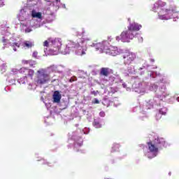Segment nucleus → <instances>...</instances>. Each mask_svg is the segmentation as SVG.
<instances>
[{"mask_svg": "<svg viewBox=\"0 0 179 179\" xmlns=\"http://www.w3.org/2000/svg\"><path fill=\"white\" fill-rule=\"evenodd\" d=\"M162 115H166V112H164L163 109L159 110V113L156 114L157 120H160L162 118Z\"/></svg>", "mask_w": 179, "mask_h": 179, "instance_id": "16", "label": "nucleus"}, {"mask_svg": "<svg viewBox=\"0 0 179 179\" xmlns=\"http://www.w3.org/2000/svg\"><path fill=\"white\" fill-rule=\"evenodd\" d=\"M94 127H96V128H100L101 125H100V123L97 121H94Z\"/></svg>", "mask_w": 179, "mask_h": 179, "instance_id": "21", "label": "nucleus"}, {"mask_svg": "<svg viewBox=\"0 0 179 179\" xmlns=\"http://www.w3.org/2000/svg\"><path fill=\"white\" fill-rule=\"evenodd\" d=\"M81 48H83V50L81 52L80 55H86V51H87V47L85 46V47L83 48V47H81Z\"/></svg>", "mask_w": 179, "mask_h": 179, "instance_id": "20", "label": "nucleus"}, {"mask_svg": "<svg viewBox=\"0 0 179 179\" xmlns=\"http://www.w3.org/2000/svg\"><path fill=\"white\" fill-rule=\"evenodd\" d=\"M84 41L82 39H78L77 42L69 41L66 45V48L68 50H73V48H79L80 47H83Z\"/></svg>", "mask_w": 179, "mask_h": 179, "instance_id": "8", "label": "nucleus"}, {"mask_svg": "<svg viewBox=\"0 0 179 179\" xmlns=\"http://www.w3.org/2000/svg\"><path fill=\"white\" fill-rule=\"evenodd\" d=\"M37 55H38L37 52H34L32 54V57H34V58H37Z\"/></svg>", "mask_w": 179, "mask_h": 179, "instance_id": "25", "label": "nucleus"}, {"mask_svg": "<svg viewBox=\"0 0 179 179\" xmlns=\"http://www.w3.org/2000/svg\"><path fill=\"white\" fill-rule=\"evenodd\" d=\"M111 69H110V68L108 67H102L100 69V73L99 75H101V76H106V78L108 76V75H110V73H111Z\"/></svg>", "mask_w": 179, "mask_h": 179, "instance_id": "12", "label": "nucleus"}, {"mask_svg": "<svg viewBox=\"0 0 179 179\" xmlns=\"http://www.w3.org/2000/svg\"><path fill=\"white\" fill-rule=\"evenodd\" d=\"M154 143L159 149H163V148H167V143L166 140L162 137H157L154 140Z\"/></svg>", "mask_w": 179, "mask_h": 179, "instance_id": "9", "label": "nucleus"}, {"mask_svg": "<svg viewBox=\"0 0 179 179\" xmlns=\"http://www.w3.org/2000/svg\"><path fill=\"white\" fill-rule=\"evenodd\" d=\"M135 58H136V55L134 52L127 51L123 54L124 62L127 65H129L133 61H135Z\"/></svg>", "mask_w": 179, "mask_h": 179, "instance_id": "6", "label": "nucleus"}, {"mask_svg": "<svg viewBox=\"0 0 179 179\" xmlns=\"http://www.w3.org/2000/svg\"><path fill=\"white\" fill-rule=\"evenodd\" d=\"M135 37V33L132 32L131 29L124 31L120 34V40L122 43H129Z\"/></svg>", "mask_w": 179, "mask_h": 179, "instance_id": "3", "label": "nucleus"}, {"mask_svg": "<svg viewBox=\"0 0 179 179\" xmlns=\"http://www.w3.org/2000/svg\"><path fill=\"white\" fill-rule=\"evenodd\" d=\"M17 72H19V70H17V69H15V73H16Z\"/></svg>", "mask_w": 179, "mask_h": 179, "instance_id": "31", "label": "nucleus"}, {"mask_svg": "<svg viewBox=\"0 0 179 179\" xmlns=\"http://www.w3.org/2000/svg\"><path fill=\"white\" fill-rule=\"evenodd\" d=\"M147 145L148 146V150L150 152V153H157L159 152V148L155 143L150 141L147 143Z\"/></svg>", "mask_w": 179, "mask_h": 179, "instance_id": "10", "label": "nucleus"}, {"mask_svg": "<svg viewBox=\"0 0 179 179\" xmlns=\"http://www.w3.org/2000/svg\"><path fill=\"white\" fill-rule=\"evenodd\" d=\"M151 61H152V62H155V59H151Z\"/></svg>", "mask_w": 179, "mask_h": 179, "instance_id": "34", "label": "nucleus"}, {"mask_svg": "<svg viewBox=\"0 0 179 179\" xmlns=\"http://www.w3.org/2000/svg\"><path fill=\"white\" fill-rule=\"evenodd\" d=\"M20 73L26 78V79H33V76H34V71L30 69H27L26 67H22L20 69Z\"/></svg>", "mask_w": 179, "mask_h": 179, "instance_id": "7", "label": "nucleus"}, {"mask_svg": "<svg viewBox=\"0 0 179 179\" xmlns=\"http://www.w3.org/2000/svg\"><path fill=\"white\" fill-rule=\"evenodd\" d=\"M11 47H12L13 50H14V51H16V47L17 48H19L20 47V43H13L11 45Z\"/></svg>", "mask_w": 179, "mask_h": 179, "instance_id": "17", "label": "nucleus"}, {"mask_svg": "<svg viewBox=\"0 0 179 179\" xmlns=\"http://www.w3.org/2000/svg\"><path fill=\"white\" fill-rule=\"evenodd\" d=\"M38 73H39L38 76V79L36 80L38 85H45V83L50 82V75L45 73V72H44V70L38 71Z\"/></svg>", "mask_w": 179, "mask_h": 179, "instance_id": "4", "label": "nucleus"}, {"mask_svg": "<svg viewBox=\"0 0 179 179\" xmlns=\"http://www.w3.org/2000/svg\"><path fill=\"white\" fill-rule=\"evenodd\" d=\"M159 8L161 10L158 13V16L161 20H166L167 15H170V13L174 12L173 6H168L167 3L164 2H162L159 4Z\"/></svg>", "mask_w": 179, "mask_h": 179, "instance_id": "2", "label": "nucleus"}, {"mask_svg": "<svg viewBox=\"0 0 179 179\" xmlns=\"http://www.w3.org/2000/svg\"><path fill=\"white\" fill-rule=\"evenodd\" d=\"M7 40L6 38H5V37L2 38V43H3L5 44V43H6Z\"/></svg>", "mask_w": 179, "mask_h": 179, "instance_id": "28", "label": "nucleus"}, {"mask_svg": "<svg viewBox=\"0 0 179 179\" xmlns=\"http://www.w3.org/2000/svg\"><path fill=\"white\" fill-rule=\"evenodd\" d=\"M32 17H37L38 19H41L42 15L41 13H32Z\"/></svg>", "mask_w": 179, "mask_h": 179, "instance_id": "18", "label": "nucleus"}, {"mask_svg": "<svg viewBox=\"0 0 179 179\" xmlns=\"http://www.w3.org/2000/svg\"><path fill=\"white\" fill-rule=\"evenodd\" d=\"M43 47H51V42H50V38L43 42Z\"/></svg>", "mask_w": 179, "mask_h": 179, "instance_id": "19", "label": "nucleus"}, {"mask_svg": "<svg viewBox=\"0 0 179 179\" xmlns=\"http://www.w3.org/2000/svg\"><path fill=\"white\" fill-rule=\"evenodd\" d=\"M23 65H30V66H33L34 64H36V62L33 60H22Z\"/></svg>", "mask_w": 179, "mask_h": 179, "instance_id": "15", "label": "nucleus"}, {"mask_svg": "<svg viewBox=\"0 0 179 179\" xmlns=\"http://www.w3.org/2000/svg\"><path fill=\"white\" fill-rule=\"evenodd\" d=\"M115 148H118V145H115Z\"/></svg>", "mask_w": 179, "mask_h": 179, "instance_id": "33", "label": "nucleus"}, {"mask_svg": "<svg viewBox=\"0 0 179 179\" xmlns=\"http://www.w3.org/2000/svg\"><path fill=\"white\" fill-rule=\"evenodd\" d=\"M31 31V29H30V28H27L25 29V33H30Z\"/></svg>", "mask_w": 179, "mask_h": 179, "instance_id": "27", "label": "nucleus"}, {"mask_svg": "<svg viewBox=\"0 0 179 179\" xmlns=\"http://www.w3.org/2000/svg\"><path fill=\"white\" fill-rule=\"evenodd\" d=\"M62 97L59 91H55L53 94V103H59Z\"/></svg>", "mask_w": 179, "mask_h": 179, "instance_id": "13", "label": "nucleus"}, {"mask_svg": "<svg viewBox=\"0 0 179 179\" xmlns=\"http://www.w3.org/2000/svg\"><path fill=\"white\" fill-rule=\"evenodd\" d=\"M22 47L24 48H31L32 47H34V41H25L23 42Z\"/></svg>", "mask_w": 179, "mask_h": 179, "instance_id": "14", "label": "nucleus"}, {"mask_svg": "<svg viewBox=\"0 0 179 179\" xmlns=\"http://www.w3.org/2000/svg\"><path fill=\"white\" fill-rule=\"evenodd\" d=\"M100 117H106V113L104 111H101L99 113Z\"/></svg>", "mask_w": 179, "mask_h": 179, "instance_id": "23", "label": "nucleus"}, {"mask_svg": "<svg viewBox=\"0 0 179 179\" xmlns=\"http://www.w3.org/2000/svg\"><path fill=\"white\" fill-rule=\"evenodd\" d=\"M56 2H61V0H56Z\"/></svg>", "mask_w": 179, "mask_h": 179, "instance_id": "32", "label": "nucleus"}, {"mask_svg": "<svg viewBox=\"0 0 179 179\" xmlns=\"http://www.w3.org/2000/svg\"><path fill=\"white\" fill-rule=\"evenodd\" d=\"M116 40H117V41H120V37L119 36L116 37Z\"/></svg>", "mask_w": 179, "mask_h": 179, "instance_id": "30", "label": "nucleus"}, {"mask_svg": "<svg viewBox=\"0 0 179 179\" xmlns=\"http://www.w3.org/2000/svg\"><path fill=\"white\" fill-rule=\"evenodd\" d=\"M110 38H108V40H109V41H111V39H110Z\"/></svg>", "mask_w": 179, "mask_h": 179, "instance_id": "35", "label": "nucleus"}, {"mask_svg": "<svg viewBox=\"0 0 179 179\" xmlns=\"http://www.w3.org/2000/svg\"><path fill=\"white\" fill-rule=\"evenodd\" d=\"M97 93H99V91H92L91 94H93L94 96H97Z\"/></svg>", "mask_w": 179, "mask_h": 179, "instance_id": "24", "label": "nucleus"}, {"mask_svg": "<svg viewBox=\"0 0 179 179\" xmlns=\"http://www.w3.org/2000/svg\"><path fill=\"white\" fill-rule=\"evenodd\" d=\"M92 103L94 104H100V101H99L97 99H94Z\"/></svg>", "mask_w": 179, "mask_h": 179, "instance_id": "22", "label": "nucleus"}, {"mask_svg": "<svg viewBox=\"0 0 179 179\" xmlns=\"http://www.w3.org/2000/svg\"><path fill=\"white\" fill-rule=\"evenodd\" d=\"M1 6H3V0H0V8Z\"/></svg>", "mask_w": 179, "mask_h": 179, "instance_id": "29", "label": "nucleus"}, {"mask_svg": "<svg viewBox=\"0 0 179 179\" xmlns=\"http://www.w3.org/2000/svg\"><path fill=\"white\" fill-rule=\"evenodd\" d=\"M69 82H70L71 83H72V82H76V78H71L69 80Z\"/></svg>", "mask_w": 179, "mask_h": 179, "instance_id": "26", "label": "nucleus"}, {"mask_svg": "<svg viewBox=\"0 0 179 179\" xmlns=\"http://www.w3.org/2000/svg\"><path fill=\"white\" fill-rule=\"evenodd\" d=\"M49 41L50 43V48L51 50L53 51L54 52H59L61 51V46L62 45V43L58 39H52V38H49Z\"/></svg>", "mask_w": 179, "mask_h": 179, "instance_id": "5", "label": "nucleus"}, {"mask_svg": "<svg viewBox=\"0 0 179 179\" xmlns=\"http://www.w3.org/2000/svg\"><path fill=\"white\" fill-rule=\"evenodd\" d=\"M96 51L100 52H105L113 57L118 55V48L115 46L110 45V43L107 41H104L101 43H96L95 45Z\"/></svg>", "mask_w": 179, "mask_h": 179, "instance_id": "1", "label": "nucleus"}, {"mask_svg": "<svg viewBox=\"0 0 179 179\" xmlns=\"http://www.w3.org/2000/svg\"><path fill=\"white\" fill-rule=\"evenodd\" d=\"M141 28H142V25L136 24V23L131 24L128 27L129 30H131V31L132 33H134L135 35L136 34V33L135 31H139V30H141Z\"/></svg>", "mask_w": 179, "mask_h": 179, "instance_id": "11", "label": "nucleus"}]
</instances>
